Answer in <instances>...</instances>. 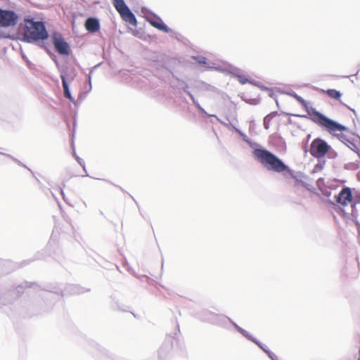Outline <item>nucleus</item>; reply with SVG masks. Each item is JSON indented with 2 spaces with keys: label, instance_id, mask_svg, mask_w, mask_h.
<instances>
[{
  "label": "nucleus",
  "instance_id": "1",
  "mask_svg": "<svg viewBox=\"0 0 360 360\" xmlns=\"http://www.w3.org/2000/svg\"><path fill=\"white\" fill-rule=\"evenodd\" d=\"M49 38V33L42 21H34L33 19L25 20V26L21 41L35 44L49 51L50 45L44 42Z\"/></svg>",
  "mask_w": 360,
  "mask_h": 360
},
{
  "label": "nucleus",
  "instance_id": "2",
  "mask_svg": "<svg viewBox=\"0 0 360 360\" xmlns=\"http://www.w3.org/2000/svg\"><path fill=\"white\" fill-rule=\"evenodd\" d=\"M253 155L268 171L277 173L287 172L289 174L292 172L281 159L266 149L256 148L253 150Z\"/></svg>",
  "mask_w": 360,
  "mask_h": 360
},
{
  "label": "nucleus",
  "instance_id": "3",
  "mask_svg": "<svg viewBox=\"0 0 360 360\" xmlns=\"http://www.w3.org/2000/svg\"><path fill=\"white\" fill-rule=\"evenodd\" d=\"M309 118L316 124L328 129L330 132L347 131V128L339 122L326 117L315 108L307 109Z\"/></svg>",
  "mask_w": 360,
  "mask_h": 360
},
{
  "label": "nucleus",
  "instance_id": "4",
  "mask_svg": "<svg viewBox=\"0 0 360 360\" xmlns=\"http://www.w3.org/2000/svg\"><path fill=\"white\" fill-rule=\"evenodd\" d=\"M208 315L211 316V318H202L203 321H210L212 320V319L215 318L221 321H229L232 323V325L234 326V328L237 330L238 332H239L241 335H243L244 337H245L248 340H250L253 342L255 344H256L261 349H262L271 360H278V358L275 354L271 352L269 348L262 344L261 342H259L258 340H257L255 338H254L252 335H250L247 330L240 327L238 324H236L235 322H233L231 319L228 318L227 316H221V315H216L211 313H208Z\"/></svg>",
  "mask_w": 360,
  "mask_h": 360
},
{
  "label": "nucleus",
  "instance_id": "5",
  "mask_svg": "<svg viewBox=\"0 0 360 360\" xmlns=\"http://www.w3.org/2000/svg\"><path fill=\"white\" fill-rule=\"evenodd\" d=\"M113 5L120 14L123 20L132 25H136L137 20L135 15L131 11L124 0H112Z\"/></svg>",
  "mask_w": 360,
  "mask_h": 360
},
{
  "label": "nucleus",
  "instance_id": "6",
  "mask_svg": "<svg viewBox=\"0 0 360 360\" xmlns=\"http://www.w3.org/2000/svg\"><path fill=\"white\" fill-rule=\"evenodd\" d=\"M330 148V146L326 141L316 138L311 142L309 152L312 156L319 159L323 158Z\"/></svg>",
  "mask_w": 360,
  "mask_h": 360
},
{
  "label": "nucleus",
  "instance_id": "7",
  "mask_svg": "<svg viewBox=\"0 0 360 360\" xmlns=\"http://www.w3.org/2000/svg\"><path fill=\"white\" fill-rule=\"evenodd\" d=\"M52 41L56 51L60 55L68 56L70 54V46L59 32H53L52 34Z\"/></svg>",
  "mask_w": 360,
  "mask_h": 360
},
{
  "label": "nucleus",
  "instance_id": "8",
  "mask_svg": "<svg viewBox=\"0 0 360 360\" xmlns=\"http://www.w3.org/2000/svg\"><path fill=\"white\" fill-rule=\"evenodd\" d=\"M18 21V15L13 11L0 8V27L14 26Z\"/></svg>",
  "mask_w": 360,
  "mask_h": 360
},
{
  "label": "nucleus",
  "instance_id": "9",
  "mask_svg": "<svg viewBox=\"0 0 360 360\" xmlns=\"http://www.w3.org/2000/svg\"><path fill=\"white\" fill-rule=\"evenodd\" d=\"M336 202L342 206H347L349 202L353 200L352 190L349 187L343 188L341 191L335 196Z\"/></svg>",
  "mask_w": 360,
  "mask_h": 360
},
{
  "label": "nucleus",
  "instance_id": "10",
  "mask_svg": "<svg viewBox=\"0 0 360 360\" xmlns=\"http://www.w3.org/2000/svg\"><path fill=\"white\" fill-rule=\"evenodd\" d=\"M147 20L154 27L161 30L165 33H168L170 29L165 24L162 19L156 15H153L151 18L148 17Z\"/></svg>",
  "mask_w": 360,
  "mask_h": 360
},
{
  "label": "nucleus",
  "instance_id": "11",
  "mask_svg": "<svg viewBox=\"0 0 360 360\" xmlns=\"http://www.w3.org/2000/svg\"><path fill=\"white\" fill-rule=\"evenodd\" d=\"M85 27L89 32L94 33L99 30L100 22L96 18H88L85 22Z\"/></svg>",
  "mask_w": 360,
  "mask_h": 360
},
{
  "label": "nucleus",
  "instance_id": "12",
  "mask_svg": "<svg viewBox=\"0 0 360 360\" xmlns=\"http://www.w3.org/2000/svg\"><path fill=\"white\" fill-rule=\"evenodd\" d=\"M62 85L63 88L64 96L68 98L72 103H73L75 105H79L80 102H78V101H75V98L72 97L70 91L69 84H68V82H66V78L64 75L62 76Z\"/></svg>",
  "mask_w": 360,
  "mask_h": 360
},
{
  "label": "nucleus",
  "instance_id": "13",
  "mask_svg": "<svg viewBox=\"0 0 360 360\" xmlns=\"http://www.w3.org/2000/svg\"><path fill=\"white\" fill-rule=\"evenodd\" d=\"M62 85L63 88L64 96L68 98L72 103H73L75 105H79L80 102H78V101H75V98L72 97L70 91L69 84H68V82H66V78L64 75L62 76Z\"/></svg>",
  "mask_w": 360,
  "mask_h": 360
},
{
  "label": "nucleus",
  "instance_id": "14",
  "mask_svg": "<svg viewBox=\"0 0 360 360\" xmlns=\"http://www.w3.org/2000/svg\"><path fill=\"white\" fill-rule=\"evenodd\" d=\"M187 94L190 96V98H191L193 104L195 105V107L200 110V112L208 117H214L215 119H217L220 123L226 125V126H228V124H226L225 122H222L221 120H220L217 116H216L215 115H210V114H208L205 110V109L201 107V105H200V103H198V100H196L195 98V97L193 96V95L190 92V91H187Z\"/></svg>",
  "mask_w": 360,
  "mask_h": 360
},
{
  "label": "nucleus",
  "instance_id": "15",
  "mask_svg": "<svg viewBox=\"0 0 360 360\" xmlns=\"http://www.w3.org/2000/svg\"><path fill=\"white\" fill-rule=\"evenodd\" d=\"M231 75L238 79V82L242 84H245L247 83H252L249 79L245 77V76L240 74V70L238 68H233L231 71Z\"/></svg>",
  "mask_w": 360,
  "mask_h": 360
},
{
  "label": "nucleus",
  "instance_id": "16",
  "mask_svg": "<svg viewBox=\"0 0 360 360\" xmlns=\"http://www.w3.org/2000/svg\"><path fill=\"white\" fill-rule=\"evenodd\" d=\"M197 87L204 91L218 92L217 88L204 82H199Z\"/></svg>",
  "mask_w": 360,
  "mask_h": 360
},
{
  "label": "nucleus",
  "instance_id": "17",
  "mask_svg": "<svg viewBox=\"0 0 360 360\" xmlns=\"http://www.w3.org/2000/svg\"><path fill=\"white\" fill-rule=\"evenodd\" d=\"M323 92H325L329 97L336 100H340L342 96L340 91L333 89L323 91Z\"/></svg>",
  "mask_w": 360,
  "mask_h": 360
},
{
  "label": "nucleus",
  "instance_id": "18",
  "mask_svg": "<svg viewBox=\"0 0 360 360\" xmlns=\"http://www.w3.org/2000/svg\"><path fill=\"white\" fill-rule=\"evenodd\" d=\"M275 114H276V112L270 113V114L267 115L264 118V127L265 129H268L269 128V123H270L271 119L275 115Z\"/></svg>",
  "mask_w": 360,
  "mask_h": 360
},
{
  "label": "nucleus",
  "instance_id": "19",
  "mask_svg": "<svg viewBox=\"0 0 360 360\" xmlns=\"http://www.w3.org/2000/svg\"><path fill=\"white\" fill-rule=\"evenodd\" d=\"M231 126L233 129H235L236 131H237L240 134V136H242L244 141H245L246 143H249L251 146L249 138L243 132H242L240 129H237L233 125L231 124Z\"/></svg>",
  "mask_w": 360,
  "mask_h": 360
},
{
  "label": "nucleus",
  "instance_id": "20",
  "mask_svg": "<svg viewBox=\"0 0 360 360\" xmlns=\"http://www.w3.org/2000/svg\"><path fill=\"white\" fill-rule=\"evenodd\" d=\"M171 347H172V344L169 342H165L164 345L160 349V352H159L160 358H162V354L164 352L165 349L168 351L170 349Z\"/></svg>",
  "mask_w": 360,
  "mask_h": 360
},
{
  "label": "nucleus",
  "instance_id": "21",
  "mask_svg": "<svg viewBox=\"0 0 360 360\" xmlns=\"http://www.w3.org/2000/svg\"><path fill=\"white\" fill-rule=\"evenodd\" d=\"M65 76L66 78V82H71L74 79L75 75L74 74H67L65 71H62L60 73V78L62 79V76Z\"/></svg>",
  "mask_w": 360,
  "mask_h": 360
},
{
  "label": "nucleus",
  "instance_id": "22",
  "mask_svg": "<svg viewBox=\"0 0 360 360\" xmlns=\"http://www.w3.org/2000/svg\"><path fill=\"white\" fill-rule=\"evenodd\" d=\"M193 59L200 65H205L207 63V58L201 56H194Z\"/></svg>",
  "mask_w": 360,
  "mask_h": 360
},
{
  "label": "nucleus",
  "instance_id": "23",
  "mask_svg": "<svg viewBox=\"0 0 360 360\" xmlns=\"http://www.w3.org/2000/svg\"><path fill=\"white\" fill-rule=\"evenodd\" d=\"M340 141H341L342 143L347 144V142L350 143L349 139L346 137V135L340 134H336L335 135Z\"/></svg>",
  "mask_w": 360,
  "mask_h": 360
},
{
  "label": "nucleus",
  "instance_id": "24",
  "mask_svg": "<svg viewBox=\"0 0 360 360\" xmlns=\"http://www.w3.org/2000/svg\"><path fill=\"white\" fill-rule=\"evenodd\" d=\"M292 96H293L295 98H296V100L300 102L301 104H304L306 103V101H304V99L303 98H302L301 96H298L296 93L295 92H292V94H290Z\"/></svg>",
  "mask_w": 360,
  "mask_h": 360
},
{
  "label": "nucleus",
  "instance_id": "25",
  "mask_svg": "<svg viewBox=\"0 0 360 360\" xmlns=\"http://www.w3.org/2000/svg\"><path fill=\"white\" fill-rule=\"evenodd\" d=\"M1 154V153H0ZM2 155H6L7 156L8 158L12 159L13 161H15L16 163H18L19 165L22 166V167H27L25 165H23L20 160H18V159L13 158V156H11V155H8V154H6V153H2Z\"/></svg>",
  "mask_w": 360,
  "mask_h": 360
},
{
  "label": "nucleus",
  "instance_id": "26",
  "mask_svg": "<svg viewBox=\"0 0 360 360\" xmlns=\"http://www.w3.org/2000/svg\"><path fill=\"white\" fill-rule=\"evenodd\" d=\"M10 37V34L8 32L0 30V39H8Z\"/></svg>",
  "mask_w": 360,
  "mask_h": 360
},
{
  "label": "nucleus",
  "instance_id": "27",
  "mask_svg": "<svg viewBox=\"0 0 360 360\" xmlns=\"http://www.w3.org/2000/svg\"><path fill=\"white\" fill-rule=\"evenodd\" d=\"M353 201L355 202V204L360 203V193H356L353 196Z\"/></svg>",
  "mask_w": 360,
  "mask_h": 360
},
{
  "label": "nucleus",
  "instance_id": "28",
  "mask_svg": "<svg viewBox=\"0 0 360 360\" xmlns=\"http://www.w3.org/2000/svg\"><path fill=\"white\" fill-rule=\"evenodd\" d=\"M76 160H77V162L79 164V165L82 166V168L84 169V170L86 172L84 161L82 158H80L77 156H76Z\"/></svg>",
  "mask_w": 360,
  "mask_h": 360
},
{
  "label": "nucleus",
  "instance_id": "29",
  "mask_svg": "<svg viewBox=\"0 0 360 360\" xmlns=\"http://www.w3.org/2000/svg\"><path fill=\"white\" fill-rule=\"evenodd\" d=\"M68 288L70 290H72L73 292H75V293H80L81 292L80 290H79V288L77 286H76V285H70V286H68Z\"/></svg>",
  "mask_w": 360,
  "mask_h": 360
},
{
  "label": "nucleus",
  "instance_id": "30",
  "mask_svg": "<svg viewBox=\"0 0 360 360\" xmlns=\"http://www.w3.org/2000/svg\"><path fill=\"white\" fill-rule=\"evenodd\" d=\"M93 72V70H91L89 72V74L88 75V82H89V90L91 89V74Z\"/></svg>",
  "mask_w": 360,
  "mask_h": 360
},
{
  "label": "nucleus",
  "instance_id": "31",
  "mask_svg": "<svg viewBox=\"0 0 360 360\" xmlns=\"http://www.w3.org/2000/svg\"><path fill=\"white\" fill-rule=\"evenodd\" d=\"M356 204H355V202H354V203L352 205V215L356 214Z\"/></svg>",
  "mask_w": 360,
  "mask_h": 360
},
{
  "label": "nucleus",
  "instance_id": "32",
  "mask_svg": "<svg viewBox=\"0 0 360 360\" xmlns=\"http://www.w3.org/2000/svg\"><path fill=\"white\" fill-rule=\"evenodd\" d=\"M323 165H324V162L323 164H317L315 167H314V170H318V169H321L322 167H323Z\"/></svg>",
  "mask_w": 360,
  "mask_h": 360
},
{
  "label": "nucleus",
  "instance_id": "33",
  "mask_svg": "<svg viewBox=\"0 0 360 360\" xmlns=\"http://www.w3.org/2000/svg\"><path fill=\"white\" fill-rule=\"evenodd\" d=\"M6 302L5 301V300L2 297H0V307H2L3 305H5L6 304Z\"/></svg>",
  "mask_w": 360,
  "mask_h": 360
},
{
  "label": "nucleus",
  "instance_id": "34",
  "mask_svg": "<svg viewBox=\"0 0 360 360\" xmlns=\"http://www.w3.org/2000/svg\"><path fill=\"white\" fill-rule=\"evenodd\" d=\"M345 105L348 109H349L350 110H352V111L353 112V113L354 114V115H355V116H356V112L355 111V110H354V109H352V108H351L350 107H349V106H347V105Z\"/></svg>",
  "mask_w": 360,
  "mask_h": 360
},
{
  "label": "nucleus",
  "instance_id": "35",
  "mask_svg": "<svg viewBox=\"0 0 360 360\" xmlns=\"http://www.w3.org/2000/svg\"><path fill=\"white\" fill-rule=\"evenodd\" d=\"M60 193L62 195L63 200L65 201V193L63 188H60Z\"/></svg>",
  "mask_w": 360,
  "mask_h": 360
},
{
  "label": "nucleus",
  "instance_id": "36",
  "mask_svg": "<svg viewBox=\"0 0 360 360\" xmlns=\"http://www.w3.org/2000/svg\"><path fill=\"white\" fill-rule=\"evenodd\" d=\"M22 288V286H18V293L22 292L21 291Z\"/></svg>",
  "mask_w": 360,
  "mask_h": 360
},
{
  "label": "nucleus",
  "instance_id": "37",
  "mask_svg": "<svg viewBox=\"0 0 360 360\" xmlns=\"http://www.w3.org/2000/svg\"><path fill=\"white\" fill-rule=\"evenodd\" d=\"M188 85H186V86L184 88V92H186V94H187V91H189L188 90Z\"/></svg>",
  "mask_w": 360,
  "mask_h": 360
},
{
  "label": "nucleus",
  "instance_id": "38",
  "mask_svg": "<svg viewBox=\"0 0 360 360\" xmlns=\"http://www.w3.org/2000/svg\"><path fill=\"white\" fill-rule=\"evenodd\" d=\"M310 136H310V134H309V135H308V136H307V143L308 142V141H309V139Z\"/></svg>",
  "mask_w": 360,
  "mask_h": 360
},
{
  "label": "nucleus",
  "instance_id": "39",
  "mask_svg": "<svg viewBox=\"0 0 360 360\" xmlns=\"http://www.w3.org/2000/svg\"><path fill=\"white\" fill-rule=\"evenodd\" d=\"M333 157H335L337 155V153H333Z\"/></svg>",
  "mask_w": 360,
  "mask_h": 360
},
{
  "label": "nucleus",
  "instance_id": "40",
  "mask_svg": "<svg viewBox=\"0 0 360 360\" xmlns=\"http://www.w3.org/2000/svg\"><path fill=\"white\" fill-rule=\"evenodd\" d=\"M333 157H335L337 155V153H333Z\"/></svg>",
  "mask_w": 360,
  "mask_h": 360
}]
</instances>
